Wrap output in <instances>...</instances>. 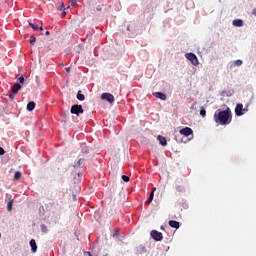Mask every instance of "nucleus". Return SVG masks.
Here are the masks:
<instances>
[{"label": "nucleus", "mask_w": 256, "mask_h": 256, "mask_svg": "<svg viewBox=\"0 0 256 256\" xmlns=\"http://www.w3.org/2000/svg\"><path fill=\"white\" fill-rule=\"evenodd\" d=\"M231 120L232 116L230 108H226V110L218 109L214 112V121L218 125H229Z\"/></svg>", "instance_id": "f257e3e1"}, {"label": "nucleus", "mask_w": 256, "mask_h": 256, "mask_svg": "<svg viewBox=\"0 0 256 256\" xmlns=\"http://www.w3.org/2000/svg\"><path fill=\"white\" fill-rule=\"evenodd\" d=\"M185 57L188 61L191 62L192 65L199 66V59L193 52L186 53Z\"/></svg>", "instance_id": "f03ea898"}, {"label": "nucleus", "mask_w": 256, "mask_h": 256, "mask_svg": "<svg viewBox=\"0 0 256 256\" xmlns=\"http://www.w3.org/2000/svg\"><path fill=\"white\" fill-rule=\"evenodd\" d=\"M70 113H71L72 115H77V116H79L80 114H83V113H84V110H83L82 105H78V104L73 105V106L70 108Z\"/></svg>", "instance_id": "7ed1b4c3"}, {"label": "nucleus", "mask_w": 256, "mask_h": 256, "mask_svg": "<svg viewBox=\"0 0 256 256\" xmlns=\"http://www.w3.org/2000/svg\"><path fill=\"white\" fill-rule=\"evenodd\" d=\"M248 111L247 108H244V105L242 103H238L235 108V115L236 116H242Z\"/></svg>", "instance_id": "20e7f679"}, {"label": "nucleus", "mask_w": 256, "mask_h": 256, "mask_svg": "<svg viewBox=\"0 0 256 256\" xmlns=\"http://www.w3.org/2000/svg\"><path fill=\"white\" fill-rule=\"evenodd\" d=\"M151 237L155 241H162L163 235L161 232H158L156 230L151 231Z\"/></svg>", "instance_id": "39448f33"}, {"label": "nucleus", "mask_w": 256, "mask_h": 256, "mask_svg": "<svg viewBox=\"0 0 256 256\" xmlns=\"http://www.w3.org/2000/svg\"><path fill=\"white\" fill-rule=\"evenodd\" d=\"M101 99L102 100H106V101L110 102L111 104L113 102H115V97L112 94H110V93H103L101 95Z\"/></svg>", "instance_id": "423d86ee"}, {"label": "nucleus", "mask_w": 256, "mask_h": 256, "mask_svg": "<svg viewBox=\"0 0 256 256\" xmlns=\"http://www.w3.org/2000/svg\"><path fill=\"white\" fill-rule=\"evenodd\" d=\"M180 134L189 137L190 135H193V130L190 127H185L180 130Z\"/></svg>", "instance_id": "0eeeda50"}, {"label": "nucleus", "mask_w": 256, "mask_h": 256, "mask_svg": "<svg viewBox=\"0 0 256 256\" xmlns=\"http://www.w3.org/2000/svg\"><path fill=\"white\" fill-rule=\"evenodd\" d=\"M153 97H156V98L160 99L161 101L167 100V95L163 94L162 92H154Z\"/></svg>", "instance_id": "6e6552de"}, {"label": "nucleus", "mask_w": 256, "mask_h": 256, "mask_svg": "<svg viewBox=\"0 0 256 256\" xmlns=\"http://www.w3.org/2000/svg\"><path fill=\"white\" fill-rule=\"evenodd\" d=\"M156 191V187H153L150 193V197H148V199L146 200L145 204L146 205H150V203L152 202V200H154V193Z\"/></svg>", "instance_id": "1a4fd4ad"}, {"label": "nucleus", "mask_w": 256, "mask_h": 256, "mask_svg": "<svg viewBox=\"0 0 256 256\" xmlns=\"http://www.w3.org/2000/svg\"><path fill=\"white\" fill-rule=\"evenodd\" d=\"M30 248L32 250V253H36L37 252V243L36 240L32 239L29 242Z\"/></svg>", "instance_id": "9d476101"}, {"label": "nucleus", "mask_w": 256, "mask_h": 256, "mask_svg": "<svg viewBox=\"0 0 256 256\" xmlns=\"http://www.w3.org/2000/svg\"><path fill=\"white\" fill-rule=\"evenodd\" d=\"M157 140L159 142V144H161V146L165 147L167 146V139L163 136H157Z\"/></svg>", "instance_id": "9b49d317"}, {"label": "nucleus", "mask_w": 256, "mask_h": 256, "mask_svg": "<svg viewBox=\"0 0 256 256\" xmlns=\"http://www.w3.org/2000/svg\"><path fill=\"white\" fill-rule=\"evenodd\" d=\"M232 25L235 27H243L244 21L240 20V19H236V20L232 21Z\"/></svg>", "instance_id": "f8f14e48"}, {"label": "nucleus", "mask_w": 256, "mask_h": 256, "mask_svg": "<svg viewBox=\"0 0 256 256\" xmlns=\"http://www.w3.org/2000/svg\"><path fill=\"white\" fill-rule=\"evenodd\" d=\"M20 89H21V85L20 84H15V85L12 86L11 93L17 94Z\"/></svg>", "instance_id": "ddd939ff"}, {"label": "nucleus", "mask_w": 256, "mask_h": 256, "mask_svg": "<svg viewBox=\"0 0 256 256\" xmlns=\"http://www.w3.org/2000/svg\"><path fill=\"white\" fill-rule=\"evenodd\" d=\"M169 226L172 228H175V229H179V227H180L179 222H177L176 220H170Z\"/></svg>", "instance_id": "4468645a"}, {"label": "nucleus", "mask_w": 256, "mask_h": 256, "mask_svg": "<svg viewBox=\"0 0 256 256\" xmlns=\"http://www.w3.org/2000/svg\"><path fill=\"white\" fill-rule=\"evenodd\" d=\"M35 108H36V103H34L33 101H30V102L27 104V110H28V111H33Z\"/></svg>", "instance_id": "2eb2a0df"}, {"label": "nucleus", "mask_w": 256, "mask_h": 256, "mask_svg": "<svg viewBox=\"0 0 256 256\" xmlns=\"http://www.w3.org/2000/svg\"><path fill=\"white\" fill-rule=\"evenodd\" d=\"M77 99H78L79 101H84V100H85V96H84V94H82V91H81V90L78 91Z\"/></svg>", "instance_id": "dca6fc26"}, {"label": "nucleus", "mask_w": 256, "mask_h": 256, "mask_svg": "<svg viewBox=\"0 0 256 256\" xmlns=\"http://www.w3.org/2000/svg\"><path fill=\"white\" fill-rule=\"evenodd\" d=\"M21 177H22L21 172H15V176L13 177V180H15V181L20 180Z\"/></svg>", "instance_id": "f3484780"}, {"label": "nucleus", "mask_w": 256, "mask_h": 256, "mask_svg": "<svg viewBox=\"0 0 256 256\" xmlns=\"http://www.w3.org/2000/svg\"><path fill=\"white\" fill-rule=\"evenodd\" d=\"M29 43H30V45H34V43H36V37H34L33 35L32 36H30V38H29Z\"/></svg>", "instance_id": "a211bd4d"}, {"label": "nucleus", "mask_w": 256, "mask_h": 256, "mask_svg": "<svg viewBox=\"0 0 256 256\" xmlns=\"http://www.w3.org/2000/svg\"><path fill=\"white\" fill-rule=\"evenodd\" d=\"M41 232L47 233L48 232V227L45 224L41 225Z\"/></svg>", "instance_id": "6ab92c4d"}, {"label": "nucleus", "mask_w": 256, "mask_h": 256, "mask_svg": "<svg viewBox=\"0 0 256 256\" xmlns=\"http://www.w3.org/2000/svg\"><path fill=\"white\" fill-rule=\"evenodd\" d=\"M29 27H32L34 31H37L39 29V26L37 24L29 23Z\"/></svg>", "instance_id": "aec40b11"}, {"label": "nucleus", "mask_w": 256, "mask_h": 256, "mask_svg": "<svg viewBox=\"0 0 256 256\" xmlns=\"http://www.w3.org/2000/svg\"><path fill=\"white\" fill-rule=\"evenodd\" d=\"M15 95L16 94H6V96L8 97V99H10V101H14L15 100Z\"/></svg>", "instance_id": "412c9836"}, {"label": "nucleus", "mask_w": 256, "mask_h": 256, "mask_svg": "<svg viewBox=\"0 0 256 256\" xmlns=\"http://www.w3.org/2000/svg\"><path fill=\"white\" fill-rule=\"evenodd\" d=\"M234 65H236L237 67H240V66L243 65V61H241V60H236V61L234 62Z\"/></svg>", "instance_id": "4be33fe9"}, {"label": "nucleus", "mask_w": 256, "mask_h": 256, "mask_svg": "<svg viewBox=\"0 0 256 256\" xmlns=\"http://www.w3.org/2000/svg\"><path fill=\"white\" fill-rule=\"evenodd\" d=\"M13 209V203L12 202H8L7 203V210L11 211Z\"/></svg>", "instance_id": "5701e85b"}, {"label": "nucleus", "mask_w": 256, "mask_h": 256, "mask_svg": "<svg viewBox=\"0 0 256 256\" xmlns=\"http://www.w3.org/2000/svg\"><path fill=\"white\" fill-rule=\"evenodd\" d=\"M200 115L204 118L206 116V110L205 108H202L200 111Z\"/></svg>", "instance_id": "b1692460"}, {"label": "nucleus", "mask_w": 256, "mask_h": 256, "mask_svg": "<svg viewBox=\"0 0 256 256\" xmlns=\"http://www.w3.org/2000/svg\"><path fill=\"white\" fill-rule=\"evenodd\" d=\"M82 162H83V159L80 158V159L78 160L77 164H75V167H81Z\"/></svg>", "instance_id": "393cba45"}, {"label": "nucleus", "mask_w": 256, "mask_h": 256, "mask_svg": "<svg viewBox=\"0 0 256 256\" xmlns=\"http://www.w3.org/2000/svg\"><path fill=\"white\" fill-rule=\"evenodd\" d=\"M122 180H123L124 182L128 183V182H129V176L123 175V176H122Z\"/></svg>", "instance_id": "a878e982"}, {"label": "nucleus", "mask_w": 256, "mask_h": 256, "mask_svg": "<svg viewBox=\"0 0 256 256\" xmlns=\"http://www.w3.org/2000/svg\"><path fill=\"white\" fill-rule=\"evenodd\" d=\"M146 253V248L144 246H140V254Z\"/></svg>", "instance_id": "bb28decb"}, {"label": "nucleus", "mask_w": 256, "mask_h": 256, "mask_svg": "<svg viewBox=\"0 0 256 256\" xmlns=\"http://www.w3.org/2000/svg\"><path fill=\"white\" fill-rule=\"evenodd\" d=\"M18 81L21 83V84H24L25 83V78L23 77V75L18 78Z\"/></svg>", "instance_id": "cd10ccee"}, {"label": "nucleus", "mask_w": 256, "mask_h": 256, "mask_svg": "<svg viewBox=\"0 0 256 256\" xmlns=\"http://www.w3.org/2000/svg\"><path fill=\"white\" fill-rule=\"evenodd\" d=\"M4 154H5V150L2 147H0V156H3Z\"/></svg>", "instance_id": "c85d7f7f"}, {"label": "nucleus", "mask_w": 256, "mask_h": 256, "mask_svg": "<svg viewBox=\"0 0 256 256\" xmlns=\"http://www.w3.org/2000/svg\"><path fill=\"white\" fill-rule=\"evenodd\" d=\"M176 190L182 191V190H183V187H182V186H176Z\"/></svg>", "instance_id": "c756f323"}, {"label": "nucleus", "mask_w": 256, "mask_h": 256, "mask_svg": "<svg viewBox=\"0 0 256 256\" xmlns=\"http://www.w3.org/2000/svg\"><path fill=\"white\" fill-rule=\"evenodd\" d=\"M252 15L256 17V8L252 10Z\"/></svg>", "instance_id": "7c9ffc66"}, {"label": "nucleus", "mask_w": 256, "mask_h": 256, "mask_svg": "<svg viewBox=\"0 0 256 256\" xmlns=\"http://www.w3.org/2000/svg\"><path fill=\"white\" fill-rule=\"evenodd\" d=\"M77 4V1L76 0H72V5H76Z\"/></svg>", "instance_id": "2f4dec72"}, {"label": "nucleus", "mask_w": 256, "mask_h": 256, "mask_svg": "<svg viewBox=\"0 0 256 256\" xmlns=\"http://www.w3.org/2000/svg\"><path fill=\"white\" fill-rule=\"evenodd\" d=\"M66 72H67V73H70V67H67V68H66Z\"/></svg>", "instance_id": "473e14b6"}, {"label": "nucleus", "mask_w": 256, "mask_h": 256, "mask_svg": "<svg viewBox=\"0 0 256 256\" xmlns=\"http://www.w3.org/2000/svg\"><path fill=\"white\" fill-rule=\"evenodd\" d=\"M83 153H89L88 149L83 150Z\"/></svg>", "instance_id": "72a5a7b5"}, {"label": "nucleus", "mask_w": 256, "mask_h": 256, "mask_svg": "<svg viewBox=\"0 0 256 256\" xmlns=\"http://www.w3.org/2000/svg\"><path fill=\"white\" fill-rule=\"evenodd\" d=\"M49 34H50V32H49V31H46L45 35L48 36Z\"/></svg>", "instance_id": "f704fd0d"}, {"label": "nucleus", "mask_w": 256, "mask_h": 256, "mask_svg": "<svg viewBox=\"0 0 256 256\" xmlns=\"http://www.w3.org/2000/svg\"><path fill=\"white\" fill-rule=\"evenodd\" d=\"M114 235H118V231L114 232Z\"/></svg>", "instance_id": "c9c22d12"}, {"label": "nucleus", "mask_w": 256, "mask_h": 256, "mask_svg": "<svg viewBox=\"0 0 256 256\" xmlns=\"http://www.w3.org/2000/svg\"><path fill=\"white\" fill-rule=\"evenodd\" d=\"M40 31H43V27L42 26L40 27Z\"/></svg>", "instance_id": "e433bc0d"}, {"label": "nucleus", "mask_w": 256, "mask_h": 256, "mask_svg": "<svg viewBox=\"0 0 256 256\" xmlns=\"http://www.w3.org/2000/svg\"><path fill=\"white\" fill-rule=\"evenodd\" d=\"M127 30H128V31H131V29H130V27H129V26H128Z\"/></svg>", "instance_id": "4c0bfd02"}]
</instances>
